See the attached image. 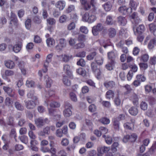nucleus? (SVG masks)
Returning <instances> with one entry per match:
<instances>
[{
	"instance_id": "obj_1",
	"label": "nucleus",
	"mask_w": 156,
	"mask_h": 156,
	"mask_svg": "<svg viewBox=\"0 0 156 156\" xmlns=\"http://www.w3.org/2000/svg\"><path fill=\"white\" fill-rule=\"evenodd\" d=\"M97 19V17L94 11L85 12L82 16L83 21L89 23H92L95 22Z\"/></svg>"
},
{
	"instance_id": "obj_2",
	"label": "nucleus",
	"mask_w": 156,
	"mask_h": 156,
	"mask_svg": "<svg viewBox=\"0 0 156 156\" xmlns=\"http://www.w3.org/2000/svg\"><path fill=\"white\" fill-rule=\"evenodd\" d=\"M130 18L132 23L135 26L138 24L141 21V20L138 16V13L136 12L132 13L130 16Z\"/></svg>"
},
{
	"instance_id": "obj_3",
	"label": "nucleus",
	"mask_w": 156,
	"mask_h": 156,
	"mask_svg": "<svg viewBox=\"0 0 156 156\" xmlns=\"http://www.w3.org/2000/svg\"><path fill=\"white\" fill-rule=\"evenodd\" d=\"M65 109L63 111V114L66 117H69L72 115L71 109L72 108V105L69 103L66 102L64 105Z\"/></svg>"
},
{
	"instance_id": "obj_4",
	"label": "nucleus",
	"mask_w": 156,
	"mask_h": 156,
	"mask_svg": "<svg viewBox=\"0 0 156 156\" xmlns=\"http://www.w3.org/2000/svg\"><path fill=\"white\" fill-rule=\"evenodd\" d=\"M91 69L94 73L97 78L99 79L101 78V72L100 70L98 68V66L95 62H93L91 64Z\"/></svg>"
},
{
	"instance_id": "obj_5",
	"label": "nucleus",
	"mask_w": 156,
	"mask_h": 156,
	"mask_svg": "<svg viewBox=\"0 0 156 156\" xmlns=\"http://www.w3.org/2000/svg\"><path fill=\"white\" fill-rule=\"evenodd\" d=\"M35 124L38 127H41L45 123H48L49 120L48 119L46 118L44 119L42 117L36 118L35 119Z\"/></svg>"
},
{
	"instance_id": "obj_6",
	"label": "nucleus",
	"mask_w": 156,
	"mask_h": 156,
	"mask_svg": "<svg viewBox=\"0 0 156 156\" xmlns=\"http://www.w3.org/2000/svg\"><path fill=\"white\" fill-rule=\"evenodd\" d=\"M103 26L102 23H99L94 26L92 29V32L94 36L97 35L103 29Z\"/></svg>"
},
{
	"instance_id": "obj_7",
	"label": "nucleus",
	"mask_w": 156,
	"mask_h": 156,
	"mask_svg": "<svg viewBox=\"0 0 156 156\" xmlns=\"http://www.w3.org/2000/svg\"><path fill=\"white\" fill-rule=\"evenodd\" d=\"M3 89L5 92L9 97L16 98V96L15 92V90L14 89L9 87L4 86L3 87Z\"/></svg>"
},
{
	"instance_id": "obj_8",
	"label": "nucleus",
	"mask_w": 156,
	"mask_h": 156,
	"mask_svg": "<svg viewBox=\"0 0 156 156\" xmlns=\"http://www.w3.org/2000/svg\"><path fill=\"white\" fill-rule=\"evenodd\" d=\"M132 90L130 86L128 84L123 86H120L119 88V90L122 91V94L124 95L129 94Z\"/></svg>"
},
{
	"instance_id": "obj_9",
	"label": "nucleus",
	"mask_w": 156,
	"mask_h": 156,
	"mask_svg": "<svg viewBox=\"0 0 156 156\" xmlns=\"http://www.w3.org/2000/svg\"><path fill=\"white\" fill-rule=\"evenodd\" d=\"M137 138L136 135L135 133H133L131 136L127 135L125 136L123 139V141L125 143L129 140L131 142H134L136 140Z\"/></svg>"
},
{
	"instance_id": "obj_10",
	"label": "nucleus",
	"mask_w": 156,
	"mask_h": 156,
	"mask_svg": "<svg viewBox=\"0 0 156 156\" xmlns=\"http://www.w3.org/2000/svg\"><path fill=\"white\" fill-rule=\"evenodd\" d=\"M134 33L135 34H141L143 33L145 30V27L144 25L141 24L135 29L134 27L133 28Z\"/></svg>"
},
{
	"instance_id": "obj_11",
	"label": "nucleus",
	"mask_w": 156,
	"mask_h": 156,
	"mask_svg": "<svg viewBox=\"0 0 156 156\" xmlns=\"http://www.w3.org/2000/svg\"><path fill=\"white\" fill-rule=\"evenodd\" d=\"M53 56V54L52 53L50 54L47 56L45 62L44 64V67L45 68V70L44 71V73H46L47 72L48 70L47 67L49 66V63L51 61Z\"/></svg>"
},
{
	"instance_id": "obj_12",
	"label": "nucleus",
	"mask_w": 156,
	"mask_h": 156,
	"mask_svg": "<svg viewBox=\"0 0 156 156\" xmlns=\"http://www.w3.org/2000/svg\"><path fill=\"white\" fill-rule=\"evenodd\" d=\"M14 74V72L13 71L8 69L6 70L5 72V74L2 75V77L4 79L7 80L8 82H9L10 80L7 76H12Z\"/></svg>"
},
{
	"instance_id": "obj_13",
	"label": "nucleus",
	"mask_w": 156,
	"mask_h": 156,
	"mask_svg": "<svg viewBox=\"0 0 156 156\" xmlns=\"http://www.w3.org/2000/svg\"><path fill=\"white\" fill-rule=\"evenodd\" d=\"M22 45L21 44H16L13 46L12 45L9 46V48H12L13 51L15 53H18L21 49Z\"/></svg>"
},
{
	"instance_id": "obj_14",
	"label": "nucleus",
	"mask_w": 156,
	"mask_h": 156,
	"mask_svg": "<svg viewBox=\"0 0 156 156\" xmlns=\"http://www.w3.org/2000/svg\"><path fill=\"white\" fill-rule=\"evenodd\" d=\"M110 150V148L109 147L104 146L99 147L98 149V155H100L99 154H102L105 153H107Z\"/></svg>"
},
{
	"instance_id": "obj_15",
	"label": "nucleus",
	"mask_w": 156,
	"mask_h": 156,
	"mask_svg": "<svg viewBox=\"0 0 156 156\" xmlns=\"http://www.w3.org/2000/svg\"><path fill=\"white\" fill-rule=\"evenodd\" d=\"M129 8L125 6H121L119 8V11L122 14L127 15L130 12H128Z\"/></svg>"
},
{
	"instance_id": "obj_16",
	"label": "nucleus",
	"mask_w": 156,
	"mask_h": 156,
	"mask_svg": "<svg viewBox=\"0 0 156 156\" xmlns=\"http://www.w3.org/2000/svg\"><path fill=\"white\" fill-rule=\"evenodd\" d=\"M138 4V3L136 2L133 0H130L129 3L130 6V8H129L130 12H132L133 9L134 10H136Z\"/></svg>"
},
{
	"instance_id": "obj_17",
	"label": "nucleus",
	"mask_w": 156,
	"mask_h": 156,
	"mask_svg": "<svg viewBox=\"0 0 156 156\" xmlns=\"http://www.w3.org/2000/svg\"><path fill=\"white\" fill-rule=\"evenodd\" d=\"M25 106L28 109L33 108L35 106V104L34 102L32 100H28L25 101Z\"/></svg>"
},
{
	"instance_id": "obj_18",
	"label": "nucleus",
	"mask_w": 156,
	"mask_h": 156,
	"mask_svg": "<svg viewBox=\"0 0 156 156\" xmlns=\"http://www.w3.org/2000/svg\"><path fill=\"white\" fill-rule=\"evenodd\" d=\"M18 66L21 72L23 75H25L26 73L27 69L25 66V63L23 61H21L19 63Z\"/></svg>"
},
{
	"instance_id": "obj_19",
	"label": "nucleus",
	"mask_w": 156,
	"mask_h": 156,
	"mask_svg": "<svg viewBox=\"0 0 156 156\" xmlns=\"http://www.w3.org/2000/svg\"><path fill=\"white\" fill-rule=\"evenodd\" d=\"M66 6V2L64 1H60L56 4V8L59 9L60 10H63Z\"/></svg>"
},
{
	"instance_id": "obj_20",
	"label": "nucleus",
	"mask_w": 156,
	"mask_h": 156,
	"mask_svg": "<svg viewBox=\"0 0 156 156\" xmlns=\"http://www.w3.org/2000/svg\"><path fill=\"white\" fill-rule=\"evenodd\" d=\"M104 85L106 88L111 89L114 87L115 84L113 81H106L104 83Z\"/></svg>"
},
{
	"instance_id": "obj_21",
	"label": "nucleus",
	"mask_w": 156,
	"mask_h": 156,
	"mask_svg": "<svg viewBox=\"0 0 156 156\" xmlns=\"http://www.w3.org/2000/svg\"><path fill=\"white\" fill-rule=\"evenodd\" d=\"M129 99L132 101L134 105H135L138 101V98L137 95L135 93L131 94Z\"/></svg>"
},
{
	"instance_id": "obj_22",
	"label": "nucleus",
	"mask_w": 156,
	"mask_h": 156,
	"mask_svg": "<svg viewBox=\"0 0 156 156\" xmlns=\"http://www.w3.org/2000/svg\"><path fill=\"white\" fill-rule=\"evenodd\" d=\"M149 58V56L147 54H144L138 57L137 59H139L141 62H147Z\"/></svg>"
},
{
	"instance_id": "obj_23",
	"label": "nucleus",
	"mask_w": 156,
	"mask_h": 156,
	"mask_svg": "<svg viewBox=\"0 0 156 156\" xmlns=\"http://www.w3.org/2000/svg\"><path fill=\"white\" fill-rule=\"evenodd\" d=\"M44 78L47 87L48 88L50 87L53 83L52 80L47 75H46L44 76Z\"/></svg>"
},
{
	"instance_id": "obj_24",
	"label": "nucleus",
	"mask_w": 156,
	"mask_h": 156,
	"mask_svg": "<svg viewBox=\"0 0 156 156\" xmlns=\"http://www.w3.org/2000/svg\"><path fill=\"white\" fill-rule=\"evenodd\" d=\"M63 70L64 72L69 76H71L72 75V72L70 70V66L67 64H66L64 65Z\"/></svg>"
},
{
	"instance_id": "obj_25",
	"label": "nucleus",
	"mask_w": 156,
	"mask_h": 156,
	"mask_svg": "<svg viewBox=\"0 0 156 156\" xmlns=\"http://www.w3.org/2000/svg\"><path fill=\"white\" fill-rule=\"evenodd\" d=\"M124 126L126 129L132 130L134 128V123L127 122L124 124Z\"/></svg>"
},
{
	"instance_id": "obj_26",
	"label": "nucleus",
	"mask_w": 156,
	"mask_h": 156,
	"mask_svg": "<svg viewBox=\"0 0 156 156\" xmlns=\"http://www.w3.org/2000/svg\"><path fill=\"white\" fill-rule=\"evenodd\" d=\"M27 97L28 98H30L34 101L37 99V97L34 95V90H30L27 94Z\"/></svg>"
},
{
	"instance_id": "obj_27",
	"label": "nucleus",
	"mask_w": 156,
	"mask_h": 156,
	"mask_svg": "<svg viewBox=\"0 0 156 156\" xmlns=\"http://www.w3.org/2000/svg\"><path fill=\"white\" fill-rule=\"evenodd\" d=\"M156 46V38H154L150 40L148 45V48L150 49H152Z\"/></svg>"
},
{
	"instance_id": "obj_28",
	"label": "nucleus",
	"mask_w": 156,
	"mask_h": 156,
	"mask_svg": "<svg viewBox=\"0 0 156 156\" xmlns=\"http://www.w3.org/2000/svg\"><path fill=\"white\" fill-rule=\"evenodd\" d=\"M118 23L121 26H125L127 23V21L125 17L121 16H119L118 18Z\"/></svg>"
},
{
	"instance_id": "obj_29",
	"label": "nucleus",
	"mask_w": 156,
	"mask_h": 156,
	"mask_svg": "<svg viewBox=\"0 0 156 156\" xmlns=\"http://www.w3.org/2000/svg\"><path fill=\"white\" fill-rule=\"evenodd\" d=\"M46 42L47 45L50 47H53L55 45V41L52 38H48L46 41Z\"/></svg>"
},
{
	"instance_id": "obj_30",
	"label": "nucleus",
	"mask_w": 156,
	"mask_h": 156,
	"mask_svg": "<svg viewBox=\"0 0 156 156\" xmlns=\"http://www.w3.org/2000/svg\"><path fill=\"white\" fill-rule=\"evenodd\" d=\"M5 65L8 68L12 69L14 67L15 63L11 60H8L5 62Z\"/></svg>"
},
{
	"instance_id": "obj_31",
	"label": "nucleus",
	"mask_w": 156,
	"mask_h": 156,
	"mask_svg": "<svg viewBox=\"0 0 156 156\" xmlns=\"http://www.w3.org/2000/svg\"><path fill=\"white\" fill-rule=\"evenodd\" d=\"M129 113L133 115H136L138 113V110L135 107H131L129 110Z\"/></svg>"
},
{
	"instance_id": "obj_32",
	"label": "nucleus",
	"mask_w": 156,
	"mask_h": 156,
	"mask_svg": "<svg viewBox=\"0 0 156 156\" xmlns=\"http://www.w3.org/2000/svg\"><path fill=\"white\" fill-rule=\"evenodd\" d=\"M114 64V62L113 60H110V62L106 65L105 67L108 70H112L113 69Z\"/></svg>"
},
{
	"instance_id": "obj_33",
	"label": "nucleus",
	"mask_w": 156,
	"mask_h": 156,
	"mask_svg": "<svg viewBox=\"0 0 156 156\" xmlns=\"http://www.w3.org/2000/svg\"><path fill=\"white\" fill-rule=\"evenodd\" d=\"M62 81L64 84L66 86H69L71 85V81L67 76H63Z\"/></svg>"
},
{
	"instance_id": "obj_34",
	"label": "nucleus",
	"mask_w": 156,
	"mask_h": 156,
	"mask_svg": "<svg viewBox=\"0 0 156 156\" xmlns=\"http://www.w3.org/2000/svg\"><path fill=\"white\" fill-rule=\"evenodd\" d=\"M95 59L96 62L98 65H101L103 64L104 59L101 57L97 56Z\"/></svg>"
},
{
	"instance_id": "obj_35",
	"label": "nucleus",
	"mask_w": 156,
	"mask_h": 156,
	"mask_svg": "<svg viewBox=\"0 0 156 156\" xmlns=\"http://www.w3.org/2000/svg\"><path fill=\"white\" fill-rule=\"evenodd\" d=\"M76 73L77 74L84 76L86 74L85 71L82 68H80L76 69Z\"/></svg>"
},
{
	"instance_id": "obj_36",
	"label": "nucleus",
	"mask_w": 156,
	"mask_h": 156,
	"mask_svg": "<svg viewBox=\"0 0 156 156\" xmlns=\"http://www.w3.org/2000/svg\"><path fill=\"white\" fill-rule=\"evenodd\" d=\"M106 23L108 25H112L114 23V21L112 17L110 16H108L106 17Z\"/></svg>"
},
{
	"instance_id": "obj_37",
	"label": "nucleus",
	"mask_w": 156,
	"mask_h": 156,
	"mask_svg": "<svg viewBox=\"0 0 156 156\" xmlns=\"http://www.w3.org/2000/svg\"><path fill=\"white\" fill-rule=\"evenodd\" d=\"M149 63L152 66L155 65L156 64V56L151 57L149 61Z\"/></svg>"
},
{
	"instance_id": "obj_38",
	"label": "nucleus",
	"mask_w": 156,
	"mask_h": 156,
	"mask_svg": "<svg viewBox=\"0 0 156 156\" xmlns=\"http://www.w3.org/2000/svg\"><path fill=\"white\" fill-rule=\"evenodd\" d=\"M139 65L141 70H145L148 67V65L146 62H140L139 64Z\"/></svg>"
},
{
	"instance_id": "obj_39",
	"label": "nucleus",
	"mask_w": 156,
	"mask_h": 156,
	"mask_svg": "<svg viewBox=\"0 0 156 156\" xmlns=\"http://www.w3.org/2000/svg\"><path fill=\"white\" fill-rule=\"evenodd\" d=\"M69 97L70 99L73 101L76 102L77 101L76 95V94L73 92H71L70 93Z\"/></svg>"
},
{
	"instance_id": "obj_40",
	"label": "nucleus",
	"mask_w": 156,
	"mask_h": 156,
	"mask_svg": "<svg viewBox=\"0 0 156 156\" xmlns=\"http://www.w3.org/2000/svg\"><path fill=\"white\" fill-rule=\"evenodd\" d=\"M5 105L8 106H10L12 105L13 104V101L11 98L9 97H7L5 100Z\"/></svg>"
},
{
	"instance_id": "obj_41",
	"label": "nucleus",
	"mask_w": 156,
	"mask_h": 156,
	"mask_svg": "<svg viewBox=\"0 0 156 156\" xmlns=\"http://www.w3.org/2000/svg\"><path fill=\"white\" fill-rule=\"evenodd\" d=\"M105 10L106 11H109L112 7V5L110 2H108L103 5Z\"/></svg>"
},
{
	"instance_id": "obj_42",
	"label": "nucleus",
	"mask_w": 156,
	"mask_h": 156,
	"mask_svg": "<svg viewBox=\"0 0 156 156\" xmlns=\"http://www.w3.org/2000/svg\"><path fill=\"white\" fill-rule=\"evenodd\" d=\"M15 107L18 110L22 111L23 109V106L18 101H16L14 103Z\"/></svg>"
},
{
	"instance_id": "obj_43",
	"label": "nucleus",
	"mask_w": 156,
	"mask_h": 156,
	"mask_svg": "<svg viewBox=\"0 0 156 156\" xmlns=\"http://www.w3.org/2000/svg\"><path fill=\"white\" fill-rule=\"evenodd\" d=\"M96 55L97 53L96 51L92 52L87 56V59L89 60H92L94 58V57Z\"/></svg>"
},
{
	"instance_id": "obj_44",
	"label": "nucleus",
	"mask_w": 156,
	"mask_h": 156,
	"mask_svg": "<svg viewBox=\"0 0 156 156\" xmlns=\"http://www.w3.org/2000/svg\"><path fill=\"white\" fill-rule=\"evenodd\" d=\"M136 78L138 80L141 82H144L146 78L143 75L139 74L136 76Z\"/></svg>"
},
{
	"instance_id": "obj_45",
	"label": "nucleus",
	"mask_w": 156,
	"mask_h": 156,
	"mask_svg": "<svg viewBox=\"0 0 156 156\" xmlns=\"http://www.w3.org/2000/svg\"><path fill=\"white\" fill-rule=\"evenodd\" d=\"M102 137L105 138V142L107 144H111L112 140L111 137L107 136L106 137H105L106 136L105 135H103Z\"/></svg>"
},
{
	"instance_id": "obj_46",
	"label": "nucleus",
	"mask_w": 156,
	"mask_h": 156,
	"mask_svg": "<svg viewBox=\"0 0 156 156\" xmlns=\"http://www.w3.org/2000/svg\"><path fill=\"white\" fill-rule=\"evenodd\" d=\"M80 31L84 34H87L88 32V30L87 28L85 26H82L80 28Z\"/></svg>"
},
{
	"instance_id": "obj_47",
	"label": "nucleus",
	"mask_w": 156,
	"mask_h": 156,
	"mask_svg": "<svg viewBox=\"0 0 156 156\" xmlns=\"http://www.w3.org/2000/svg\"><path fill=\"white\" fill-rule=\"evenodd\" d=\"M149 27L150 31L152 32H154L156 30V24L154 23L150 24Z\"/></svg>"
},
{
	"instance_id": "obj_48",
	"label": "nucleus",
	"mask_w": 156,
	"mask_h": 156,
	"mask_svg": "<svg viewBox=\"0 0 156 156\" xmlns=\"http://www.w3.org/2000/svg\"><path fill=\"white\" fill-rule=\"evenodd\" d=\"M19 138L20 139L21 141L25 144H26L28 142V137L26 136H22L21 137H19Z\"/></svg>"
},
{
	"instance_id": "obj_49",
	"label": "nucleus",
	"mask_w": 156,
	"mask_h": 156,
	"mask_svg": "<svg viewBox=\"0 0 156 156\" xmlns=\"http://www.w3.org/2000/svg\"><path fill=\"white\" fill-rule=\"evenodd\" d=\"M10 136L11 137H13L15 139L16 141H17V140L16 138V129H12L11 131Z\"/></svg>"
},
{
	"instance_id": "obj_50",
	"label": "nucleus",
	"mask_w": 156,
	"mask_h": 156,
	"mask_svg": "<svg viewBox=\"0 0 156 156\" xmlns=\"http://www.w3.org/2000/svg\"><path fill=\"white\" fill-rule=\"evenodd\" d=\"M76 27V24L74 22H71L67 26V29L69 30H73Z\"/></svg>"
},
{
	"instance_id": "obj_51",
	"label": "nucleus",
	"mask_w": 156,
	"mask_h": 156,
	"mask_svg": "<svg viewBox=\"0 0 156 156\" xmlns=\"http://www.w3.org/2000/svg\"><path fill=\"white\" fill-rule=\"evenodd\" d=\"M50 107L53 108H58L60 106V104L55 101L51 102L50 104Z\"/></svg>"
},
{
	"instance_id": "obj_52",
	"label": "nucleus",
	"mask_w": 156,
	"mask_h": 156,
	"mask_svg": "<svg viewBox=\"0 0 156 156\" xmlns=\"http://www.w3.org/2000/svg\"><path fill=\"white\" fill-rule=\"evenodd\" d=\"M69 143V141L68 139L66 138H63L61 142V144L64 146H67Z\"/></svg>"
},
{
	"instance_id": "obj_53",
	"label": "nucleus",
	"mask_w": 156,
	"mask_h": 156,
	"mask_svg": "<svg viewBox=\"0 0 156 156\" xmlns=\"http://www.w3.org/2000/svg\"><path fill=\"white\" fill-rule=\"evenodd\" d=\"M156 150V141L153 144L151 147L150 148L149 151L151 154H153Z\"/></svg>"
},
{
	"instance_id": "obj_54",
	"label": "nucleus",
	"mask_w": 156,
	"mask_h": 156,
	"mask_svg": "<svg viewBox=\"0 0 156 156\" xmlns=\"http://www.w3.org/2000/svg\"><path fill=\"white\" fill-rule=\"evenodd\" d=\"M129 68L131 69L129 71H132L133 73L137 72L138 69V67L135 64L133 65L130 64Z\"/></svg>"
},
{
	"instance_id": "obj_55",
	"label": "nucleus",
	"mask_w": 156,
	"mask_h": 156,
	"mask_svg": "<svg viewBox=\"0 0 156 156\" xmlns=\"http://www.w3.org/2000/svg\"><path fill=\"white\" fill-rule=\"evenodd\" d=\"M84 44L83 43H80L74 46L73 48L75 49H78L83 48L84 47Z\"/></svg>"
},
{
	"instance_id": "obj_56",
	"label": "nucleus",
	"mask_w": 156,
	"mask_h": 156,
	"mask_svg": "<svg viewBox=\"0 0 156 156\" xmlns=\"http://www.w3.org/2000/svg\"><path fill=\"white\" fill-rule=\"evenodd\" d=\"M25 25L27 29H30L31 25V20L30 19H27L25 22Z\"/></svg>"
},
{
	"instance_id": "obj_57",
	"label": "nucleus",
	"mask_w": 156,
	"mask_h": 156,
	"mask_svg": "<svg viewBox=\"0 0 156 156\" xmlns=\"http://www.w3.org/2000/svg\"><path fill=\"white\" fill-rule=\"evenodd\" d=\"M75 7L73 5H69L66 10V13H69L74 10Z\"/></svg>"
},
{
	"instance_id": "obj_58",
	"label": "nucleus",
	"mask_w": 156,
	"mask_h": 156,
	"mask_svg": "<svg viewBox=\"0 0 156 156\" xmlns=\"http://www.w3.org/2000/svg\"><path fill=\"white\" fill-rule=\"evenodd\" d=\"M26 85L28 87H32L34 85V82L32 80H28L26 81Z\"/></svg>"
},
{
	"instance_id": "obj_59",
	"label": "nucleus",
	"mask_w": 156,
	"mask_h": 156,
	"mask_svg": "<svg viewBox=\"0 0 156 156\" xmlns=\"http://www.w3.org/2000/svg\"><path fill=\"white\" fill-rule=\"evenodd\" d=\"M47 23L51 25H54L56 21L54 18H49L47 20Z\"/></svg>"
},
{
	"instance_id": "obj_60",
	"label": "nucleus",
	"mask_w": 156,
	"mask_h": 156,
	"mask_svg": "<svg viewBox=\"0 0 156 156\" xmlns=\"http://www.w3.org/2000/svg\"><path fill=\"white\" fill-rule=\"evenodd\" d=\"M140 51V50L139 48L137 47H135L133 49V54L135 56L137 55Z\"/></svg>"
},
{
	"instance_id": "obj_61",
	"label": "nucleus",
	"mask_w": 156,
	"mask_h": 156,
	"mask_svg": "<svg viewBox=\"0 0 156 156\" xmlns=\"http://www.w3.org/2000/svg\"><path fill=\"white\" fill-rule=\"evenodd\" d=\"M67 19V17L66 15H63L59 18V22L61 23H64L66 21Z\"/></svg>"
},
{
	"instance_id": "obj_62",
	"label": "nucleus",
	"mask_w": 156,
	"mask_h": 156,
	"mask_svg": "<svg viewBox=\"0 0 156 156\" xmlns=\"http://www.w3.org/2000/svg\"><path fill=\"white\" fill-rule=\"evenodd\" d=\"M109 34L111 37H114L116 34V32L115 29L113 28H111L109 30Z\"/></svg>"
},
{
	"instance_id": "obj_63",
	"label": "nucleus",
	"mask_w": 156,
	"mask_h": 156,
	"mask_svg": "<svg viewBox=\"0 0 156 156\" xmlns=\"http://www.w3.org/2000/svg\"><path fill=\"white\" fill-rule=\"evenodd\" d=\"M117 143L114 142L112 145L111 150L113 153H115L117 151Z\"/></svg>"
},
{
	"instance_id": "obj_64",
	"label": "nucleus",
	"mask_w": 156,
	"mask_h": 156,
	"mask_svg": "<svg viewBox=\"0 0 156 156\" xmlns=\"http://www.w3.org/2000/svg\"><path fill=\"white\" fill-rule=\"evenodd\" d=\"M101 123L104 124H107L110 123V121L109 119L106 118H103L100 119Z\"/></svg>"
}]
</instances>
